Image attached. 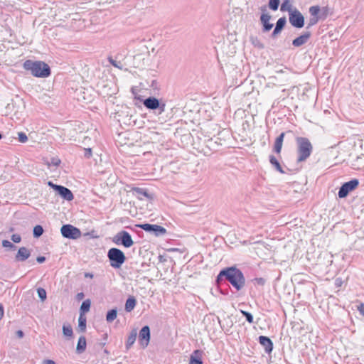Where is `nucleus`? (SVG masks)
I'll return each mask as SVG.
<instances>
[{
  "instance_id": "22",
  "label": "nucleus",
  "mask_w": 364,
  "mask_h": 364,
  "mask_svg": "<svg viewBox=\"0 0 364 364\" xmlns=\"http://www.w3.org/2000/svg\"><path fill=\"white\" fill-rule=\"evenodd\" d=\"M201 355L202 351L199 350H194L190 357L189 364H202Z\"/></svg>"
},
{
  "instance_id": "54",
  "label": "nucleus",
  "mask_w": 364,
  "mask_h": 364,
  "mask_svg": "<svg viewBox=\"0 0 364 364\" xmlns=\"http://www.w3.org/2000/svg\"><path fill=\"white\" fill-rule=\"evenodd\" d=\"M93 277H94V275L92 273H90V272H85V277H86V278H91L92 279V278H93Z\"/></svg>"
},
{
  "instance_id": "31",
  "label": "nucleus",
  "mask_w": 364,
  "mask_h": 364,
  "mask_svg": "<svg viewBox=\"0 0 364 364\" xmlns=\"http://www.w3.org/2000/svg\"><path fill=\"white\" fill-rule=\"evenodd\" d=\"M332 14V10L328 7L320 9V20L325 19L328 16Z\"/></svg>"
},
{
  "instance_id": "4",
  "label": "nucleus",
  "mask_w": 364,
  "mask_h": 364,
  "mask_svg": "<svg viewBox=\"0 0 364 364\" xmlns=\"http://www.w3.org/2000/svg\"><path fill=\"white\" fill-rule=\"evenodd\" d=\"M297 159H307L313 150V146L309 139L306 137H296Z\"/></svg>"
},
{
  "instance_id": "29",
  "label": "nucleus",
  "mask_w": 364,
  "mask_h": 364,
  "mask_svg": "<svg viewBox=\"0 0 364 364\" xmlns=\"http://www.w3.org/2000/svg\"><path fill=\"white\" fill-rule=\"evenodd\" d=\"M91 302L90 299H86L82 301L81 306H80V314L83 315L85 313L88 312L90 309Z\"/></svg>"
},
{
  "instance_id": "57",
  "label": "nucleus",
  "mask_w": 364,
  "mask_h": 364,
  "mask_svg": "<svg viewBox=\"0 0 364 364\" xmlns=\"http://www.w3.org/2000/svg\"><path fill=\"white\" fill-rule=\"evenodd\" d=\"M270 159L274 160V159H276L273 156H270Z\"/></svg>"
},
{
  "instance_id": "42",
  "label": "nucleus",
  "mask_w": 364,
  "mask_h": 364,
  "mask_svg": "<svg viewBox=\"0 0 364 364\" xmlns=\"http://www.w3.org/2000/svg\"><path fill=\"white\" fill-rule=\"evenodd\" d=\"M60 161H47L46 165L48 166V168H50L52 166H53L55 167H58L60 165Z\"/></svg>"
},
{
  "instance_id": "19",
  "label": "nucleus",
  "mask_w": 364,
  "mask_h": 364,
  "mask_svg": "<svg viewBox=\"0 0 364 364\" xmlns=\"http://www.w3.org/2000/svg\"><path fill=\"white\" fill-rule=\"evenodd\" d=\"M270 18L271 16L268 14H262L260 17L261 22L263 25V31L264 32L270 31L273 27V24L269 23Z\"/></svg>"
},
{
  "instance_id": "52",
  "label": "nucleus",
  "mask_w": 364,
  "mask_h": 364,
  "mask_svg": "<svg viewBox=\"0 0 364 364\" xmlns=\"http://www.w3.org/2000/svg\"><path fill=\"white\" fill-rule=\"evenodd\" d=\"M18 338H21L23 337V332L21 330H18L16 333Z\"/></svg>"
},
{
  "instance_id": "9",
  "label": "nucleus",
  "mask_w": 364,
  "mask_h": 364,
  "mask_svg": "<svg viewBox=\"0 0 364 364\" xmlns=\"http://www.w3.org/2000/svg\"><path fill=\"white\" fill-rule=\"evenodd\" d=\"M359 185L358 179H352L344 183L339 188L338 196L340 198H346L348 193L355 190Z\"/></svg>"
},
{
  "instance_id": "33",
  "label": "nucleus",
  "mask_w": 364,
  "mask_h": 364,
  "mask_svg": "<svg viewBox=\"0 0 364 364\" xmlns=\"http://www.w3.org/2000/svg\"><path fill=\"white\" fill-rule=\"evenodd\" d=\"M63 333L66 337H72L73 334V328L70 325L63 326Z\"/></svg>"
},
{
  "instance_id": "50",
  "label": "nucleus",
  "mask_w": 364,
  "mask_h": 364,
  "mask_svg": "<svg viewBox=\"0 0 364 364\" xmlns=\"http://www.w3.org/2000/svg\"><path fill=\"white\" fill-rule=\"evenodd\" d=\"M252 43H253L255 46H257V47H259V48H264L263 45H262V43H260L258 41V40H256V42H255V41H252Z\"/></svg>"
},
{
  "instance_id": "27",
  "label": "nucleus",
  "mask_w": 364,
  "mask_h": 364,
  "mask_svg": "<svg viewBox=\"0 0 364 364\" xmlns=\"http://www.w3.org/2000/svg\"><path fill=\"white\" fill-rule=\"evenodd\" d=\"M86 317L82 314H80V316L78 318V331L83 333L86 331Z\"/></svg>"
},
{
  "instance_id": "25",
  "label": "nucleus",
  "mask_w": 364,
  "mask_h": 364,
  "mask_svg": "<svg viewBox=\"0 0 364 364\" xmlns=\"http://www.w3.org/2000/svg\"><path fill=\"white\" fill-rule=\"evenodd\" d=\"M136 336H137V331H136V329H133L130 332V334L129 335L128 338H127V341L126 343V348L127 349L130 348L131 346L134 343Z\"/></svg>"
},
{
  "instance_id": "37",
  "label": "nucleus",
  "mask_w": 364,
  "mask_h": 364,
  "mask_svg": "<svg viewBox=\"0 0 364 364\" xmlns=\"http://www.w3.org/2000/svg\"><path fill=\"white\" fill-rule=\"evenodd\" d=\"M240 312L245 317V318L248 323H253V316L252 315L251 313L246 311H243V310H241Z\"/></svg>"
},
{
  "instance_id": "46",
  "label": "nucleus",
  "mask_w": 364,
  "mask_h": 364,
  "mask_svg": "<svg viewBox=\"0 0 364 364\" xmlns=\"http://www.w3.org/2000/svg\"><path fill=\"white\" fill-rule=\"evenodd\" d=\"M36 261L38 263H43V262H44L46 261V257L44 256H38L36 258Z\"/></svg>"
},
{
  "instance_id": "55",
  "label": "nucleus",
  "mask_w": 364,
  "mask_h": 364,
  "mask_svg": "<svg viewBox=\"0 0 364 364\" xmlns=\"http://www.w3.org/2000/svg\"><path fill=\"white\" fill-rule=\"evenodd\" d=\"M43 364H55V362L52 360H45L43 361Z\"/></svg>"
},
{
  "instance_id": "49",
  "label": "nucleus",
  "mask_w": 364,
  "mask_h": 364,
  "mask_svg": "<svg viewBox=\"0 0 364 364\" xmlns=\"http://www.w3.org/2000/svg\"><path fill=\"white\" fill-rule=\"evenodd\" d=\"M6 101H4L3 99H0V112L1 113V109L4 107L6 105Z\"/></svg>"
},
{
  "instance_id": "53",
  "label": "nucleus",
  "mask_w": 364,
  "mask_h": 364,
  "mask_svg": "<svg viewBox=\"0 0 364 364\" xmlns=\"http://www.w3.org/2000/svg\"><path fill=\"white\" fill-rule=\"evenodd\" d=\"M4 316V307H3V305L1 304H0V320L3 318Z\"/></svg>"
},
{
  "instance_id": "17",
  "label": "nucleus",
  "mask_w": 364,
  "mask_h": 364,
  "mask_svg": "<svg viewBox=\"0 0 364 364\" xmlns=\"http://www.w3.org/2000/svg\"><path fill=\"white\" fill-rule=\"evenodd\" d=\"M311 36V32L305 31L302 35L297 37L292 41V45L295 47H299L305 44Z\"/></svg>"
},
{
  "instance_id": "8",
  "label": "nucleus",
  "mask_w": 364,
  "mask_h": 364,
  "mask_svg": "<svg viewBox=\"0 0 364 364\" xmlns=\"http://www.w3.org/2000/svg\"><path fill=\"white\" fill-rule=\"evenodd\" d=\"M143 104L147 109L157 110L158 114H161L165 111L166 105L160 103L159 100L154 97L145 99Z\"/></svg>"
},
{
  "instance_id": "39",
  "label": "nucleus",
  "mask_w": 364,
  "mask_h": 364,
  "mask_svg": "<svg viewBox=\"0 0 364 364\" xmlns=\"http://www.w3.org/2000/svg\"><path fill=\"white\" fill-rule=\"evenodd\" d=\"M37 294L38 297L42 300L44 301L46 299V291L43 288H38L37 289Z\"/></svg>"
},
{
  "instance_id": "41",
  "label": "nucleus",
  "mask_w": 364,
  "mask_h": 364,
  "mask_svg": "<svg viewBox=\"0 0 364 364\" xmlns=\"http://www.w3.org/2000/svg\"><path fill=\"white\" fill-rule=\"evenodd\" d=\"M80 151L83 152V156L85 158H90L92 156V149L90 148L80 149Z\"/></svg>"
},
{
  "instance_id": "24",
  "label": "nucleus",
  "mask_w": 364,
  "mask_h": 364,
  "mask_svg": "<svg viewBox=\"0 0 364 364\" xmlns=\"http://www.w3.org/2000/svg\"><path fill=\"white\" fill-rule=\"evenodd\" d=\"M136 304V300L134 296L129 297L125 303V311L131 312Z\"/></svg>"
},
{
  "instance_id": "40",
  "label": "nucleus",
  "mask_w": 364,
  "mask_h": 364,
  "mask_svg": "<svg viewBox=\"0 0 364 364\" xmlns=\"http://www.w3.org/2000/svg\"><path fill=\"white\" fill-rule=\"evenodd\" d=\"M18 139L21 143H26L28 141V136L24 132H18Z\"/></svg>"
},
{
  "instance_id": "47",
  "label": "nucleus",
  "mask_w": 364,
  "mask_h": 364,
  "mask_svg": "<svg viewBox=\"0 0 364 364\" xmlns=\"http://www.w3.org/2000/svg\"><path fill=\"white\" fill-rule=\"evenodd\" d=\"M84 296H85L84 294L82 292H80V293L77 294L76 299H77V300L80 301L84 299Z\"/></svg>"
},
{
  "instance_id": "43",
  "label": "nucleus",
  "mask_w": 364,
  "mask_h": 364,
  "mask_svg": "<svg viewBox=\"0 0 364 364\" xmlns=\"http://www.w3.org/2000/svg\"><path fill=\"white\" fill-rule=\"evenodd\" d=\"M11 240L15 243H19L21 241V237L18 234H14L11 235Z\"/></svg>"
},
{
  "instance_id": "2",
  "label": "nucleus",
  "mask_w": 364,
  "mask_h": 364,
  "mask_svg": "<svg viewBox=\"0 0 364 364\" xmlns=\"http://www.w3.org/2000/svg\"><path fill=\"white\" fill-rule=\"evenodd\" d=\"M25 108L24 101L17 96L16 98L11 99V102H6V105L1 109V115L12 114L11 119L13 120H20L23 116Z\"/></svg>"
},
{
  "instance_id": "44",
  "label": "nucleus",
  "mask_w": 364,
  "mask_h": 364,
  "mask_svg": "<svg viewBox=\"0 0 364 364\" xmlns=\"http://www.w3.org/2000/svg\"><path fill=\"white\" fill-rule=\"evenodd\" d=\"M343 281L341 278L338 277L335 279V286L336 288H340L343 285Z\"/></svg>"
},
{
  "instance_id": "16",
  "label": "nucleus",
  "mask_w": 364,
  "mask_h": 364,
  "mask_svg": "<svg viewBox=\"0 0 364 364\" xmlns=\"http://www.w3.org/2000/svg\"><path fill=\"white\" fill-rule=\"evenodd\" d=\"M259 343L264 348L266 353H270L273 350V343L271 339L264 336H259Z\"/></svg>"
},
{
  "instance_id": "38",
  "label": "nucleus",
  "mask_w": 364,
  "mask_h": 364,
  "mask_svg": "<svg viewBox=\"0 0 364 364\" xmlns=\"http://www.w3.org/2000/svg\"><path fill=\"white\" fill-rule=\"evenodd\" d=\"M2 246L6 248H9L11 250H16V246L14 245L12 242L9 240H4L2 241Z\"/></svg>"
},
{
  "instance_id": "45",
  "label": "nucleus",
  "mask_w": 364,
  "mask_h": 364,
  "mask_svg": "<svg viewBox=\"0 0 364 364\" xmlns=\"http://www.w3.org/2000/svg\"><path fill=\"white\" fill-rule=\"evenodd\" d=\"M357 309L360 314L364 316V303H361L359 306H358Z\"/></svg>"
},
{
  "instance_id": "30",
  "label": "nucleus",
  "mask_w": 364,
  "mask_h": 364,
  "mask_svg": "<svg viewBox=\"0 0 364 364\" xmlns=\"http://www.w3.org/2000/svg\"><path fill=\"white\" fill-rule=\"evenodd\" d=\"M293 161H287V164L284 165V168L290 172H294L296 170H298L300 168L299 162L301 161H296L295 166H291L290 164V162H292Z\"/></svg>"
},
{
  "instance_id": "51",
  "label": "nucleus",
  "mask_w": 364,
  "mask_h": 364,
  "mask_svg": "<svg viewBox=\"0 0 364 364\" xmlns=\"http://www.w3.org/2000/svg\"><path fill=\"white\" fill-rule=\"evenodd\" d=\"M252 43H253L255 46H257V47H259V48H264L263 45H262V43H260L258 41V40H256V42H255V41H252Z\"/></svg>"
},
{
  "instance_id": "28",
  "label": "nucleus",
  "mask_w": 364,
  "mask_h": 364,
  "mask_svg": "<svg viewBox=\"0 0 364 364\" xmlns=\"http://www.w3.org/2000/svg\"><path fill=\"white\" fill-rule=\"evenodd\" d=\"M117 316V309H113L107 311L106 315V320L108 323L112 322Z\"/></svg>"
},
{
  "instance_id": "21",
  "label": "nucleus",
  "mask_w": 364,
  "mask_h": 364,
  "mask_svg": "<svg viewBox=\"0 0 364 364\" xmlns=\"http://www.w3.org/2000/svg\"><path fill=\"white\" fill-rule=\"evenodd\" d=\"M133 194L136 196L139 199L142 200V196L147 198L149 200H151L153 198V196L150 193H149L146 190L135 187L132 188Z\"/></svg>"
},
{
  "instance_id": "32",
  "label": "nucleus",
  "mask_w": 364,
  "mask_h": 364,
  "mask_svg": "<svg viewBox=\"0 0 364 364\" xmlns=\"http://www.w3.org/2000/svg\"><path fill=\"white\" fill-rule=\"evenodd\" d=\"M43 232H44V230H43V227L40 225H37L33 228V237L36 238H38L39 237H41L43 235Z\"/></svg>"
},
{
  "instance_id": "23",
  "label": "nucleus",
  "mask_w": 364,
  "mask_h": 364,
  "mask_svg": "<svg viewBox=\"0 0 364 364\" xmlns=\"http://www.w3.org/2000/svg\"><path fill=\"white\" fill-rule=\"evenodd\" d=\"M86 346H87L86 338L85 336H82L78 339L77 344L76 346V353L77 354L82 353L85 350Z\"/></svg>"
},
{
  "instance_id": "20",
  "label": "nucleus",
  "mask_w": 364,
  "mask_h": 364,
  "mask_svg": "<svg viewBox=\"0 0 364 364\" xmlns=\"http://www.w3.org/2000/svg\"><path fill=\"white\" fill-rule=\"evenodd\" d=\"M286 22L287 20L285 17H282L277 20L276 26L272 33V38H276V36L282 31L286 24Z\"/></svg>"
},
{
  "instance_id": "13",
  "label": "nucleus",
  "mask_w": 364,
  "mask_h": 364,
  "mask_svg": "<svg viewBox=\"0 0 364 364\" xmlns=\"http://www.w3.org/2000/svg\"><path fill=\"white\" fill-rule=\"evenodd\" d=\"M54 189L58 192L59 196H60L65 200L70 201L72 200L74 198L72 191L66 187L60 185H55Z\"/></svg>"
},
{
  "instance_id": "14",
  "label": "nucleus",
  "mask_w": 364,
  "mask_h": 364,
  "mask_svg": "<svg viewBox=\"0 0 364 364\" xmlns=\"http://www.w3.org/2000/svg\"><path fill=\"white\" fill-rule=\"evenodd\" d=\"M309 13L311 14V17L307 23V29L315 25L318 21V5L310 7Z\"/></svg>"
},
{
  "instance_id": "48",
  "label": "nucleus",
  "mask_w": 364,
  "mask_h": 364,
  "mask_svg": "<svg viewBox=\"0 0 364 364\" xmlns=\"http://www.w3.org/2000/svg\"><path fill=\"white\" fill-rule=\"evenodd\" d=\"M257 283L260 285H264L265 283V280L263 278H257Z\"/></svg>"
},
{
  "instance_id": "6",
  "label": "nucleus",
  "mask_w": 364,
  "mask_h": 364,
  "mask_svg": "<svg viewBox=\"0 0 364 364\" xmlns=\"http://www.w3.org/2000/svg\"><path fill=\"white\" fill-rule=\"evenodd\" d=\"M113 242L116 245H122L126 248L131 247L134 245L131 235L125 230L118 232L114 236Z\"/></svg>"
},
{
  "instance_id": "5",
  "label": "nucleus",
  "mask_w": 364,
  "mask_h": 364,
  "mask_svg": "<svg viewBox=\"0 0 364 364\" xmlns=\"http://www.w3.org/2000/svg\"><path fill=\"white\" fill-rule=\"evenodd\" d=\"M107 257L110 266L115 269L120 268L126 261L124 253L121 250L116 247H112L108 250Z\"/></svg>"
},
{
  "instance_id": "7",
  "label": "nucleus",
  "mask_w": 364,
  "mask_h": 364,
  "mask_svg": "<svg viewBox=\"0 0 364 364\" xmlns=\"http://www.w3.org/2000/svg\"><path fill=\"white\" fill-rule=\"evenodd\" d=\"M60 232L63 237L72 240L78 239L82 235L79 228L70 224L63 225L60 228Z\"/></svg>"
},
{
  "instance_id": "56",
  "label": "nucleus",
  "mask_w": 364,
  "mask_h": 364,
  "mask_svg": "<svg viewBox=\"0 0 364 364\" xmlns=\"http://www.w3.org/2000/svg\"><path fill=\"white\" fill-rule=\"evenodd\" d=\"M48 185H49L50 186H52V187L54 188V186H55V184H53L52 182H49V183H48Z\"/></svg>"
},
{
  "instance_id": "15",
  "label": "nucleus",
  "mask_w": 364,
  "mask_h": 364,
  "mask_svg": "<svg viewBox=\"0 0 364 364\" xmlns=\"http://www.w3.org/2000/svg\"><path fill=\"white\" fill-rule=\"evenodd\" d=\"M31 256V250L26 247H21L18 250L15 256L16 262H24Z\"/></svg>"
},
{
  "instance_id": "1",
  "label": "nucleus",
  "mask_w": 364,
  "mask_h": 364,
  "mask_svg": "<svg viewBox=\"0 0 364 364\" xmlns=\"http://www.w3.org/2000/svg\"><path fill=\"white\" fill-rule=\"evenodd\" d=\"M223 278L229 282L237 291L242 289L245 284L243 273L235 267L223 269L217 276L216 282L220 283Z\"/></svg>"
},
{
  "instance_id": "36",
  "label": "nucleus",
  "mask_w": 364,
  "mask_h": 364,
  "mask_svg": "<svg viewBox=\"0 0 364 364\" xmlns=\"http://www.w3.org/2000/svg\"><path fill=\"white\" fill-rule=\"evenodd\" d=\"M280 0H269V7L270 9L273 11H277L278 9L279 5Z\"/></svg>"
},
{
  "instance_id": "12",
  "label": "nucleus",
  "mask_w": 364,
  "mask_h": 364,
  "mask_svg": "<svg viewBox=\"0 0 364 364\" xmlns=\"http://www.w3.org/2000/svg\"><path fill=\"white\" fill-rule=\"evenodd\" d=\"M139 341L143 348H146L148 346L150 341V328L148 326H144L140 330Z\"/></svg>"
},
{
  "instance_id": "10",
  "label": "nucleus",
  "mask_w": 364,
  "mask_h": 364,
  "mask_svg": "<svg viewBox=\"0 0 364 364\" xmlns=\"http://www.w3.org/2000/svg\"><path fill=\"white\" fill-rule=\"evenodd\" d=\"M136 226L147 232L153 233L156 237L164 235L166 233V228L155 224L144 223L139 224Z\"/></svg>"
},
{
  "instance_id": "18",
  "label": "nucleus",
  "mask_w": 364,
  "mask_h": 364,
  "mask_svg": "<svg viewBox=\"0 0 364 364\" xmlns=\"http://www.w3.org/2000/svg\"><path fill=\"white\" fill-rule=\"evenodd\" d=\"M286 134H292V132L291 131H288L287 132L281 133L280 135L277 137V139H276V140L274 141L273 150L277 154H279L281 152V150H282V148L284 138V136H285Z\"/></svg>"
},
{
  "instance_id": "11",
  "label": "nucleus",
  "mask_w": 364,
  "mask_h": 364,
  "mask_svg": "<svg viewBox=\"0 0 364 364\" xmlns=\"http://www.w3.org/2000/svg\"><path fill=\"white\" fill-rule=\"evenodd\" d=\"M289 20L292 26L301 28L304 26V17L296 9L289 15Z\"/></svg>"
},
{
  "instance_id": "26",
  "label": "nucleus",
  "mask_w": 364,
  "mask_h": 364,
  "mask_svg": "<svg viewBox=\"0 0 364 364\" xmlns=\"http://www.w3.org/2000/svg\"><path fill=\"white\" fill-rule=\"evenodd\" d=\"M280 10L282 11H288L289 14L292 13L294 9H293V5L291 0H284L281 5Z\"/></svg>"
},
{
  "instance_id": "35",
  "label": "nucleus",
  "mask_w": 364,
  "mask_h": 364,
  "mask_svg": "<svg viewBox=\"0 0 364 364\" xmlns=\"http://www.w3.org/2000/svg\"><path fill=\"white\" fill-rule=\"evenodd\" d=\"M167 168L173 172L176 173L177 170L179 168L177 166V161H171L167 165Z\"/></svg>"
},
{
  "instance_id": "58",
  "label": "nucleus",
  "mask_w": 364,
  "mask_h": 364,
  "mask_svg": "<svg viewBox=\"0 0 364 364\" xmlns=\"http://www.w3.org/2000/svg\"><path fill=\"white\" fill-rule=\"evenodd\" d=\"M2 138V134L0 133V139Z\"/></svg>"
},
{
  "instance_id": "3",
  "label": "nucleus",
  "mask_w": 364,
  "mask_h": 364,
  "mask_svg": "<svg viewBox=\"0 0 364 364\" xmlns=\"http://www.w3.org/2000/svg\"><path fill=\"white\" fill-rule=\"evenodd\" d=\"M23 66L25 70L31 71V73L37 77H47L50 75V67L43 61L27 60Z\"/></svg>"
},
{
  "instance_id": "34",
  "label": "nucleus",
  "mask_w": 364,
  "mask_h": 364,
  "mask_svg": "<svg viewBox=\"0 0 364 364\" xmlns=\"http://www.w3.org/2000/svg\"><path fill=\"white\" fill-rule=\"evenodd\" d=\"M272 164V166L277 169L278 171L282 173H287V171L284 168V167L282 166V164L279 163V161H269Z\"/></svg>"
}]
</instances>
